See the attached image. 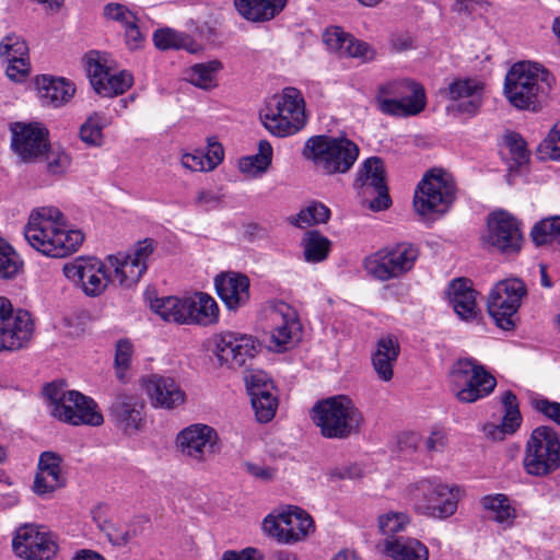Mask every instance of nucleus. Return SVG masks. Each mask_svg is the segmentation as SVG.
Masks as SVG:
<instances>
[{
	"mask_svg": "<svg viewBox=\"0 0 560 560\" xmlns=\"http://www.w3.org/2000/svg\"><path fill=\"white\" fill-rule=\"evenodd\" d=\"M27 243L49 257H65L75 252L83 243L80 230L67 228L65 214L56 207L34 209L24 228Z\"/></svg>",
	"mask_w": 560,
	"mask_h": 560,
	"instance_id": "nucleus-2",
	"label": "nucleus"
},
{
	"mask_svg": "<svg viewBox=\"0 0 560 560\" xmlns=\"http://www.w3.org/2000/svg\"><path fill=\"white\" fill-rule=\"evenodd\" d=\"M303 255L307 262L325 260L331 250V241L317 230L307 231L301 241Z\"/></svg>",
	"mask_w": 560,
	"mask_h": 560,
	"instance_id": "nucleus-40",
	"label": "nucleus"
},
{
	"mask_svg": "<svg viewBox=\"0 0 560 560\" xmlns=\"http://www.w3.org/2000/svg\"><path fill=\"white\" fill-rule=\"evenodd\" d=\"M283 521V512L276 517L268 515L262 522V528L269 536L275 537L280 542H284Z\"/></svg>",
	"mask_w": 560,
	"mask_h": 560,
	"instance_id": "nucleus-59",
	"label": "nucleus"
},
{
	"mask_svg": "<svg viewBox=\"0 0 560 560\" xmlns=\"http://www.w3.org/2000/svg\"><path fill=\"white\" fill-rule=\"evenodd\" d=\"M144 402L136 395L118 394L109 407L115 425L126 435H135L145 427Z\"/></svg>",
	"mask_w": 560,
	"mask_h": 560,
	"instance_id": "nucleus-25",
	"label": "nucleus"
},
{
	"mask_svg": "<svg viewBox=\"0 0 560 560\" xmlns=\"http://www.w3.org/2000/svg\"><path fill=\"white\" fill-rule=\"evenodd\" d=\"M246 471L250 474L253 477L264 480V481H270L276 476V469L260 464L255 463H246L245 464Z\"/></svg>",
	"mask_w": 560,
	"mask_h": 560,
	"instance_id": "nucleus-63",
	"label": "nucleus"
},
{
	"mask_svg": "<svg viewBox=\"0 0 560 560\" xmlns=\"http://www.w3.org/2000/svg\"><path fill=\"white\" fill-rule=\"evenodd\" d=\"M532 405L537 411L560 425V402L546 398H535L532 400Z\"/></svg>",
	"mask_w": 560,
	"mask_h": 560,
	"instance_id": "nucleus-56",
	"label": "nucleus"
},
{
	"mask_svg": "<svg viewBox=\"0 0 560 560\" xmlns=\"http://www.w3.org/2000/svg\"><path fill=\"white\" fill-rule=\"evenodd\" d=\"M176 446L184 457L196 463H203L217 453L218 434L210 425L190 424L177 434Z\"/></svg>",
	"mask_w": 560,
	"mask_h": 560,
	"instance_id": "nucleus-18",
	"label": "nucleus"
},
{
	"mask_svg": "<svg viewBox=\"0 0 560 560\" xmlns=\"http://www.w3.org/2000/svg\"><path fill=\"white\" fill-rule=\"evenodd\" d=\"M481 505L489 512V518L492 521L503 525L504 528L513 526L516 518V510L511 505L505 494L485 495L481 499Z\"/></svg>",
	"mask_w": 560,
	"mask_h": 560,
	"instance_id": "nucleus-38",
	"label": "nucleus"
},
{
	"mask_svg": "<svg viewBox=\"0 0 560 560\" xmlns=\"http://www.w3.org/2000/svg\"><path fill=\"white\" fill-rule=\"evenodd\" d=\"M501 401L505 411L501 423L502 432L512 434L520 428L522 422L517 397L511 390H506L503 393Z\"/></svg>",
	"mask_w": 560,
	"mask_h": 560,
	"instance_id": "nucleus-46",
	"label": "nucleus"
},
{
	"mask_svg": "<svg viewBox=\"0 0 560 560\" xmlns=\"http://www.w3.org/2000/svg\"><path fill=\"white\" fill-rule=\"evenodd\" d=\"M448 382L456 399L464 404L489 396L497 386L495 377L472 358L456 360L448 371Z\"/></svg>",
	"mask_w": 560,
	"mask_h": 560,
	"instance_id": "nucleus-10",
	"label": "nucleus"
},
{
	"mask_svg": "<svg viewBox=\"0 0 560 560\" xmlns=\"http://www.w3.org/2000/svg\"><path fill=\"white\" fill-rule=\"evenodd\" d=\"M153 43L161 50L184 49L189 54H199L203 47L190 35L172 28H160L153 33Z\"/></svg>",
	"mask_w": 560,
	"mask_h": 560,
	"instance_id": "nucleus-36",
	"label": "nucleus"
},
{
	"mask_svg": "<svg viewBox=\"0 0 560 560\" xmlns=\"http://www.w3.org/2000/svg\"><path fill=\"white\" fill-rule=\"evenodd\" d=\"M125 28L126 44L129 49L135 50L141 47L145 35L138 25V19L133 23L128 24Z\"/></svg>",
	"mask_w": 560,
	"mask_h": 560,
	"instance_id": "nucleus-61",
	"label": "nucleus"
},
{
	"mask_svg": "<svg viewBox=\"0 0 560 560\" xmlns=\"http://www.w3.org/2000/svg\"><path fill=\"white\" fill-rule=\"evenodd\" d=\"M98 114L90 116L80 128V139L89 145H101L103 141V121Z\"/></svg>",
	"mask_w": 560,
	"mask_h": 560,
	"instance_id": "nucleus-49",
	"label": "nucleus"
},
{
	"mask_svg": "<svg viewBox=\"0 0 560 560\" xmlns=\"http://www.w3.org/2000/svg\"><path fill=\"white\" fill-rule=\"evenodd\" d=\"M7 75L15 82L23 81L30 73L28 57L7 60Z\"/></svg>",
	"mask_w": 560,
	"mask_h": 560,
	"instance_id": "nucleus-58",
	"label": "nucleus"
},
{
	"mask_svg": "<svg viewBox=\"0 0 560 560\" xmlns=\"http://www.w3.org/2000/svg\"><path fill=\"white\" fill-rule=\"evenodd\" d=\"M457 187L452 174L442 168L427 171L413 192L415 212L424 221H435L452 209Z\"/></svg>",
	"mask_w": 560,
	"mask_h": 560,
	"instance_id": "nucleus-5",
	"label": "nucleus"
},
{
	"mask_svg": "<svg viewBox=\"0 0 560 560\" xmlns=\"http://www.w3.org/2000/svg\"><path fill=\"white\" fill-rule=\"evenodd\" d=\"M409 523L406 513L388 512L378 517V528L387 538L394 539V535L401 532Z\"/></svg>",
	"mask_w": 560,
	"mask_h": 560,
	"instance_id": "nucleus-48",
	"label": "nucleus"
},
{
	"mask_svg": "<svg viewBox=\"0 0 560 560\" xmlns=\"http://www.w3.org/2000/svg\"><path fill=\"white\" fill-rule=\"evenodd\" d=\"M11 148L24 162H35L48 148V130L38 122L10 125Z\"/></svg>",
	"mask_w": 560,
	"mask_h": 560,
	"instance_id": "nucleus-21",
	"label": "nucleus"
},
{
	"mask_svg": "<svg viewBox=\"0 0 560 560\" xmlns=\"http://www.w3.org/2000/svg\"><path fill=\"white\" fill-rule=\"evenodd\" d=\"M180 164L184 168L191 172H210L202 150L182 153Z\"/></svg>",
	"mask_w": 560,
	"mask_h": 560,
	"instance_id": "nucleus-55",
	"label": "nucleus"
},
{
	"mask_svg": "<svg viewBox=\"0 0 560 560\" xmlns=\"http://www.w3.org/2000/svg\"><path fill=\"white\" fill-rule=\"evenodd\" d=\"M0 57L4 61L28 57L25 40L16 34H8L0 43Z\"/></svg>",
	"mask_w": 560,
	"mask_h": 560,
	"instance_id": "nucleus-47",
	"label": "nucleus"
},
{
	"mask_svg": "<svg viewBox=\"0 0 560 560\" xmlns=\"http://www.w3.org/2000/svg\"><path fill=\"white\" fill-rule=\"evenodd\" d=\"M501 154L504 159L513 162L511 167L525 164L529 158L526 142L515 132H510L504 136L501 144Z\"/></svg>",
	"mask_w": 560,
	"mask_h": 560,
	"instance_id": "nucleus-43",
	"label": "nucleus"
},
{
	"mask_svg": "<svg viewBox=\"0 0 560 560\" xmlns=\"http://www.w3.org/2000/svg\"><path fill=\"white\" fill-rule=\"evenodd\" d=\"M312 419L327 439H347L359 432L363 422L361 411L345 395L317 401L312 408Z\"/></svg>",
	"mask_w": 560,
	"mask_h": 560,
	"instance_id": "nucleus-8",
	"label": "nucleus"
},
{
	"mask_svg": "<svg viewBox=\"0 0 560 560\" xmlns=\"http://www.w3.org/2000/svg\"><path fill=\"white\" fill-rule=\"evenodd\" d=\"M399 351L400 346L396 337L388 335L377 340L372 354V365L381 381L388 382L393 378L394 364L398 359Z\"/></svg>",
	"mask_w": 560,
	"mask_h": 560,
	"instance_id": "nucleus-31",
	"label": "nucleus"
},
{
	"mask_svg": "<svg viewBox=\"0 0 560 560\" xmlns=\"http://www.w3.org/2000/svg\"><path fill=\"white\" fill-rule=\"evenodd\" d=\"M330 209L319 201H312L299 213L290 218V223L296 228L305 229L311 225L326 223L330 219Z\"/></svg>",
	"mask_w": 560,
	"mask_h": 560,
	"instance_id": "nucleus-41",
	"label": "nucleus"
},
{
	"mask_svg": "<svg viewBox=\"0 0 560 560\" xmlns=\"http://www.w3.org/2000/svg\"><path fill=\"white\" fill-rule=\"evenodd\" d=\"M38 96L42 102L52 107H60L74 95V84L65 78L42 75L36 80Z\"/></svg>",
	"mask_w": 560,
	"mask_h": 560,
	"instance_id": "nucleus-30",
	"label": "nucleus"
},
{
	"mask_svg": "<svg viewBox=\"0 0 560 560\" xmlns=\"http://www.w3.org/2000/svg\"><path fill=\"white\" fill-rule=\"evenodd\" d=\"M94 521L97 523L98 528L105 533L109 541L114 545H126L131 539L129 532H121L115 524L109 521L101 520L94 513Z\"/></svg>",
	"mask_w": 560,
	"mask_h": 560,
	"instance_id": "nucleus-54",
	"label": "nucleus"
},
{
	"mask_svg": "<svg viewBox=\"0 0 560 560\" xmlns=\"http://www.w3.org/2000/svg\"><path fill=\"white\" fill-rule=\"evenodd\" d=\"M451 101L447 110L467 116H475L483 103L485 84L475 79H457L445 90Z\"/></svg>",
	"mask_w": 560,
	"mask_h": 560,
	"instance_id": "nucleus-24",
	"label": "nucleus"
},
{
	"mask_svg": "<svg viewBox=\"0 0 560 560\" xmlns=\"http://www.w3.org/2000/svg\"><path fill=\"white\" fill-rule=\"evenodd\" d=\"M150 310L164 322L177 325L209 327L220 318L215 300L207 293L195 292L185 296H159L150 287L144 292Z\"/></svg>",
	"mask_w": 560,
	"mask_h": 560,
	"instance_id": "nucleus-3",
	"label": "nucleus"
},
{
	"mask_svg": "<svg viewBox=\"0 0 560 560\" xmlns=\"http://www.w3.org/2000/svg\"><path fill=\"white\" fill-rule=\"evenodd\" d=\"M103 14L107 20L118 22L122 27L133 23L137 18L126 5L117 2H109L104 5Z\"/></svg>",
	"mask_w": 560,
	"mask_h": 560,
	"instance_id": "nucleus-53",
	"label": "nucleus"
},
{
	"mask_svg": "<svg viewBox=\"0 0 560 560\" xmlns=\"http://www.w3.org/2000/svg\"><path fill=\"white\" fill-rule=\"evenodd\" d=\"M384 551L394 560H429L427 546L410 537L386 538Z\"/></svg>",
	"mask_w": 560,
	"mask_h": 560,
	"instance_id": "nucleus-33",
	"label": "nucleus"
},
{
	"mask_svg": "<svg viewBox=\"0 0 560 560\" xmlns=\"http://www.w3.org/2000/svg\"><path fill=\"white\" fill-rule=\"evenodd\" d=\"M304 156L325 175L348 173L357 162L359 145L345 135L311 137L304 145Z\"/></svg>",
	"mask_w": 560,
	"mask_h": 560,
	"instance_id": "nucleus-6",
	"label": "nucleus"
},
{
	"mask_svg": "<svg viewBox=\"0 0 560 560\" xmlns=\"http://www.w3.org/2000/svg\"><path fill=\"white\" fill-rule=\"evenodd\" d=\"M486 242L504 254L520 252L523 244L520 221L505 210L493 211L487 221Z\"/></svg>",
	"mask_w": 560,
	"mask_h": 560,
	"instance_id": "nucleus-19",
	"label": "nucleus"
},
{
	"mask_svg": "<svg viewBox=\"0 0 560 560\" xmlns=\"http://www.w3.org/2000/svg\"><path fill=\"white\" fill-rule=\"evenodd\" d=\"M260 119L266 129L277 137L295 135L306 124L302 92L293 86L284 88L266 103Z\"/></svg>",
	"mask_w": 560,
	"mask_h": 560,
	"instance_id": "nucleus-7",
	"label": "nucleus"
},
{
	"mask_svg": "<svg viewBox=\"0 0 560 560\" xmlns=\"http://www.w3.org/2000/svg\"><path fill=\"white\" fill-rule=\"evenodd\" d=\"M215 352L221 364L240 369L258 353L259 345L253 336L223 331L214 337Z\"/></svg>",
	"mask_w": 560,
	"mask_h": 560,
	"instance_id": "nucleus-20",
	"label": "nucleus"
},
{
	"mask_svg": "<svg viewBox=\"0 0 560 560\" xmlns=\"http://www.w3.org/2000/svg\"><path fill=\"white\" fill-rule=\"evenodd\" d=\"M526 293L525 282H497L489 294L487 308L499 328L503 330L514 328V316Z\"/></svg>",
	"mask_w": 560,
	"mask_h": 560,
	"instance_id": "nucleus-17",
	"label": "nucleus"
},
{
	"mask_svg": "<svg viewBox=\"0 0 560 560\" xmlns=\"http://www.w3.org/2000/svg\"><path fill=\"white\" fill-rule=\"evenodd\" d=\"M284 517V544H291L304 539L314 530L312 517L300 508H289L283 512Z\"/></svg>",
	"mask_w": 560,
	"mask_h": 560,
	"instance_id": "nucleus-34",
	"label": "nucleus"
},
{
	"mask_svg": "<svg viewBox=\"0 0 560 560\" xmlns=\"http://www.w3.org/2000/svg\"><path fill=\"white\" fill-rule=\"evenodd\" d=\"M62 458L59 454L45 451L39 455L33 491L37 495L55 492L66 485V476L61 468Z\"/></svg>",
	"mask_w": 560,
	"mask_h": 560,
	"instance_id": "nucleus-26",
	"label": "nucleus"
},
{
	"mask_svg": "<svg viewBox=\"0 0 560 560\" xmlns=\"http://www.w3.org/2000/svg\"><path fill=\"white\" fill-rule=\"evenodd\" d=\"M142 387L155 408L171 410L185 401V393L172 377L153 374L142 378Z\"/></svg>",
	"mask_w": 560,
	"mask_h": 560,
	"instance_id": "nucleus-27",
	"label": "nucleus"
},
{
	"mask_svg": "<svg viewBox=\"0 0 560 560\" xmlns=\"http://www.w3.org/2000/svg\"><path fill=\"white\" fill-rule=\"evenodd\" d=\"M324 42L327 48L339 57H351L363 62L375 57V50L368 43L354 38L339 26H331L324 33Z\"/></svg>",
	"mask_w": 560,
	"mask_h": 560,
	"instance_id": "nucleus-28",
	"label": "nucleus"
},
{
	"mask_svg": "<svg viewBox=\"0 0 560 560\" xmlns=\"http://www.w3.org/2000/svg\"><path fill=\"white\" fill-rule=\"evenodd\" d=\"M24 262L18 252L0 237V278L11 279L23 272Z\"/></svg>",
	"mask_w": 560,
	"mask_h": 560,
	"instance_id": "nucleus-42",
	"label": "nucleus"
},
{
	"mask_svg": "<svg viewBox=\"0 0 560 560\" xmlns=\"http://www.w3.org/2000/svg\"><path fill=\"white\" fill-rule=\"evenodd\" d=\"M409 495L419 513L447 518L457 510L459 489L436 480L422 479L410 488Z\"/></svg>",
	"mask_w": 560,
	"mask_h": 560,
	"instance_id": "nucleus-14",
	"label": "nucleus"
},
{
	"mask_svg": "<svg viewBox=\"0 0 560 560\" xmlns=\"http://www.w3.org/2000/svg\"><path fill=\"white\" fill-rule=\"evenodd\" d=\"M446 293L457 316L466 323H479L481 310L477 305L478 292L467 282H450Z\"/></svg>",
	"mask_w": 560,
	"mask_h": 560,
	"instance_id": "nucleus-29",
	"label": "nucleus"
},
{
	"mask_svg": "<svg viewBox=\"0 0 560 560\" xmlns=\"http://www.w3.org/2000/svg\"><path fill=\"white\" fill-rule=\"evenodd\" d=\"M250 282H214L218 296L229 311H237L250 299Z\"/></svg>",
	"mask_w": 560,
	"mask_h": 560,
	"instance_id": "nucleus-39",
	"label": "nucleus"
},
{
	"mask_svg": "<svg viewBox=\"0 0 560 560\" xmlns=\"http://www.w3.org/2000/svg\"><path fill=\"white\" fill-rule=\"evenodd\" d=\"M530 236L537 246L549 244L553 240H560V215L546 218L537 222L530 231Z\"/></svg>",
	"mask_w": 560,
	"mask_h": 560,
	"instance_id": "nucleus-45",
	"label": "nucleus"
},
{
	"mask_svg": "<svg viewBox=\"0 0 560 560\" xmlns=\"http://www.w3.org/2000/svg\"><path fill=\"white\" fill-rule=\"evenodd\" d=\"M552 82L553 78L541 65L521 61L506 73L504 94L515 108L536 112L546 100Z\"/></svg>",
	"mask_w": 560,
	"mask_h": 560,
	"instance_id": "nucleus-4",
	"label": "nucleus"
},
{
	"mask_svg": "<svg viewBox=\"0 0 560 560\" xmlns=\"http://www.w3.org/2000/svg\"><path fill=\"white\" fill-rule=\"evenodd\" d=\"M223 147L219 142L209 139L207 152H205V160L209 166V170H214L223 161Z\"/></svg>",
	"mask_w": 560,
	"mask_h": 560,
	"instance_id": "nucleus-62",
	"label": "nucleus"
},
{
	"mask_svg": "<svg viewBox=\"0 0 560 560\" xmlns=\"http://www.w3.org/2000/svg\"><path fill=\"white\" fill-rule=\"evenodd\" d=\"M155 248L154 240L144 238L135 244L130 254L118 252L104 260L80 256L63 266V275L69 280H140Z\"/></svg>",
	"mask_w": 560,
	"mask_h": 560,
	"instance_id": "nucleus-1",
	"label": "nucleus"
},
{
	"mask_svg": "<svg viewBox=\"0 0 560 560\" xmlns=\"http://www.w3.org/2000/svg\"><path fill=\"white\" fill-rule=\"evenodd\" d=\"M221 560H262V556L255 548H246L242 551L228 550Z\"/></svg>",
	"mask_w": 560,
	"mask_h": 560,
	"instance_id": "nucleus-64",
	"label": "nucleus"
},
{
	"mask_svg": "<svg viewBox=\"0 0 560 560\" xmlns=\"http://www.w3.org/2000/svg\"><path fill=\"white\" fill-rule=\"evenodd\" d=\"M256 419L261 423L271 421L276 415L278 399L276 396H267L250 399Z\"/></svg>",
	"mask_w": 560,
	"mask_h": 560,
	"instance_id": "nucleus-52",
	"label": "nucleus"
},
{
	"mask_svg": "<svg viewBox=\"0 0 560 560\" xmlns=\"http://www.w3.org/2000/svg\"><path fill=\"white\" fill-rule=\"evenodd\" d=\"M551 160H560V120L555 124L541 143Z\"/></svg>",
	"mask_w": 560,
	"mask_h": 560,
	"instance_id": "nucleus-57",
	"label": "nucleus"
},
{
	"mask_svg": "<svg viewBox=\"0 0 560 560\" xmlns=\"http://www.w3.org/2000/svg\"><path fill=\"white\" fill-rule=\"evenodd\" d=\"M267 316L272 323L271 341L278 351L288 349L300 339L302 325L298 312L283 301L268 303Z\"/></svg>",
	"mask_w": 560,
	"mask_h": 560,
	"instance_id": "nucleus-22",
	"label": "nucleus"
},
{
	"mask_svg": "<svg viewBox=\"0 0 560 560\" xmlns=\"http://www.w3.org/2000/svg\"><path fill=\"white\" fill-rule=\"evenodd\" d=\"M419 257V249L410 243H398L383 247L363 260L366 275L375 280H390L404 277Z\"/></svg>",
	"mask_w": 560,
	"mask_h": 560,
	"instance_id": "nucleus-13",
	"label": "nucleus"
},
{
	"mask_svg": "<svg viewBox=\"0 0 560 560\" xmlns=\"http://www.w3.org/2000/svg\"><path fill=\"white\" fill-rule=\"evenodd\" d=\"M246 388L250 389L255 386H267L273 388V382L268 374L261 370H246L244 373Z\"/></svg>",
	"mask_w": 560,
	"mask_h": 560,
	"instance_id": "nucleus-60",
	"label": "nucleus"
},
{
	"mask_svg": "<svg viewBox=\"0 0 560 560\" xmlns=\"http://www.w3.org/2000/svg\"><path fill=\"white\" fill-rule=\"evenodd\" d=\"M86 71L94 91L104 97L122 94L132 85V75L127 71L113 70L106 54L100 51L88 54Z\"/></svg>",
	"mask_w": 560,
	"mask_h": 560,
	"instance_id": "nucleus-16",
	"label": "nucleus"
},
{
	"mask_svg": "<svg viewBox=\"0 0 560 560\" xmlns=\"http://www.w3.org/2000/svg\"><path fill=\"white\" fill-rule=\"evenodd\" d=\"M359 182L366 190L386 186L383 161L376 156L368 159L359 172Z\"/></svg>",
	"mask_w": 560,
	"mask_h": 560,
	"instance_id": "nucleus-44",
	"label": "nucleus"
},
{
	"mask_svg": "<svg viewBox=\"0 0 560 560\" xmlns=\"http://www.w3.org/2000/svg\"><path fill=\"white\" fill-rule=\"evenodd\" d=\"M288 0H234L237 12L246 20L266 22L272 20L287 5Z\"/></svg>",
	"mask_w": 560,
	"mask_h": 560,
	"instance_id": "nucleus-32",
	"label": "nucleus"
},
{
	"mask_svg": "<svg viewBox=\"0 0 560 560\" xmlns=\"http://www.w3.org/2000/svg\"><path fill=\"white\" fill-rule=\"evenodd\" d=\"M12 547L16 556L25 560H52L58 550L51 534L33 525L18 529Z\"/></svg>",
	"mask_w": 560,
	"mask_h": 560,
	"instance_id": "nucleus-23",
	"label": "nucleus"
},
{
	"mask_svg": "<svg viewBox=\"0 0 560 560\" xmlns=\"http://www.w3.org/2000/svg\"><path fill=\"white\" fill-rule=\"evenodd\" d=\"M45 153L49 173L54 175L63 174L70 166V156L62 148L48 145Z\"/></svg>",
	"mask_w": 560,
	"mask_h": 560,
	"instance_id": "nucleus-51",
	"label": "nucleus"
},
{
	"mask_svg": "<svg viewBox=\"0 0 560 560\" xmlns=\"http://www.w3.org/2000/svg\"><path fill=\"white\" fill-rule=\"evenodd\" d=\"M33 332L31 314L22 308L14 311L11 301L0 296V352L22 349Z\"/></svg>",
	"mask_w": 560,
	"mask_h": 560,
	"instance_id": "nucleus-15",
	"label": "nucleus"
},
{
	"mask_svg": "<svg viewBox=\"0 0 560 560\" xmlns=\"http://www.w3.org/2000/svg\"><path fill=\"white\" fill-rule=\"evenodd\" d=\"M222 68L217 59L195 63L184 71V79L196 88L210 90L218 85V74Z\"/></svg>",
	"mask_w": 560,
	"mask_h": 560,
	"instance_id": "nucleus-37",
	"label": "nucleus"
},
{
	"mask_svg": "<svg viewBox=\"0 0 560 560\" xmlns=\"http://www.w3.org/2000/svg\"><path fill=\"white\" fill-rule=\"evenodd\" d=\"M272 147L267 140L258 142V152L242 156L237 166L240 172L248 178H259L267 173L272 162Z\"/></svg>",
	"mask_w": 560,
	"mask_h": 560,
	"instance_id": "nucleus-35",
	"label": "nucleus"
},
{
	"mask_svg": "<svg viewBox=\"0 0 560 560\" xmlns=\"http://www.w3.org/2000/svg\"><path fill=\"white\" fill-rule=\"evenodd\" d=\"M52 417L73 425L97 427L104 421L95 401L77 390H67L63 382H52L44 387Z\"/></svg>",
	"mask_w": 560,
	"mask_h": 560,
	"instance_id": "nucleus-9",
	"label": "nucleus"
},
{
	"mask_svg": "<svg viewBox=\"0 0 560 560\" xmlns=\"http://www.w3.org/2000/svg\"><path fill=\"white\" fill-rule=\"evenodd\" d=\"M523 468L533 477H547L560 468V439L553 428L541 425L533 430L526 442Z\"/></svg>",
	"mask_w": 560,
	"mask_h": 560,
	"instance_id": "nucleus-12",
	"label": "nucleus"
},
{
	"mask_svg": "<svg viewBox=\"0 0 560 560\" xmlns=\"http://www.w3.org/2000/svg\"><path fill=\"white\" fill-rule=\"evenodd\" d=\"M133 353V346L128 339H120L116 343L115 368L117 377L126 382V372L130 368Z\"/></svg>",
	"mask_w": 560,
	"mask_h": 560,
	"instance_id": "nucleus-50",
	"label": "nucleus"
},
{
	"mask_svg": "<svg viewBox=\"0 0 560 560\" xmlns=\"http://www.w3.org/2000/svg\"><path fill=\"white\" fill-rule=\"evenodd\" d=\"M375 100L383 114L397 117L418 115L427 104L422 85L409 79H396L381 84Z\"/></svg>",
	"mask_w": 560,
	"mask_h": 560,
	"instance_id": "nucleus-11",
	"label": "nucleus"
}]
</instances>
